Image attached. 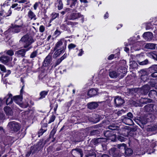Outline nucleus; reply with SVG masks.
Listing matches in <instances>:
<instances>
[{
	"label": "nucleus",
	"mask_w": 157,
	"mask_h": 157,
	"mask_svg": "<svg viewBox=\"0 0 157 157\" xmlns=\"http://www.w3.org/2000/svg\"><path fill=\"white\" fill-rule=\"evenodd\" d=\"M143 36L144 39L147 41L151 40L153 37L152 33L150 32H147L144 33L143 34Z\"/></svg>",
	"instance_id": "13"
},
{
	"label": "nucleus",
	"mask_w": 157,
	"mask_h": 157,
	"mask_svg": "<svg viewBox=\"0 0 157 157\" xmlns=\"http://www.w3.org/2000/svg\"><path fill=\"white\" fill-rule=\"evenodd\" d=\"M125 150V154L127 156H130L132 154L133 151L131 149L128 148Z\"/></svg>",
	"instance_id": "30"
},
{
	"label": "nucleus",
	"mask_w": 157,
	"mask_h": 157,
	"mask_svg": "<svg viewBox=\"0 0 157 157\" xmlns=\"http://www.w3.org/2000/svg\"><path fill=\"white\" fill-rule=\"evenodd\" d=\"M151 72H157V65H154L152 66L150 68Z\"/></svg>",
	"instance_id": "34"
},
{
	"label": "nucleus",
	"mask_w": 157,
	"mask_h": 157,
	"mask_svg": "<svg viewBox=\"0 0 157 157\" xmlns=\"http://www.w3.org/2000/svg\"><path fill=\"white\" fill-rule=\"evenodd\" d=\"M11 60V58L6 56H3L0 57V61L2 63L6 64L9 62Z\"/></svg>",
	"instance_id": "15"
},
{
	"label": "nucleus",
	"mask_w": 157,
	"mask_h": 157,
	"mask_svg": "<svg viewBox=\"0 0 157 157\" xmlns=\"http://www.w3.org/2000/svg\"><path fill=\"white\" fill-rule=\"evenodd\" d=\"M45 27L42 25L40 26L39 28V31L40 33L43 32L45 30Z\"/></svg>",
	"instance_id": "48"
},
{
	"label": "nucleus",
	"mask_w": 157,
	"mask_h": 157,
	"mask_svg": "<svg viewBox=\"0 0 157 157\" xmlns=\"http://www.w3.org/2000/svg\"><path fill=\"white\" fill-rule=\"evenodd\" d=\"M126 144L124 143L118 144L117 146L118 148L121 149H124V150L126 149Z\"/></svg>",
	"instance_id": "35"
},
{
	"label": "nucleus",
	"mask_w": 157,
	"mask_h": 157,
	"mask_svg": "<svg viewBox=\"0 0 157 157\" xmlns=\"http://www.w3.org/2000/svg\"><path fill=\"white\" fill-rule=\"evenodd\" d=\"M109 153L111 155L114 157H119L118 153L116 148H113L111 149L109 151Z\"/></svg>",
	"instance_id": "19"
},
{
	"label": "nucleus",
	"mask_w": 157,
	"mask_h": 157,
	"mask_svg": "<svg viewBox=\"0 0 157 157\" xmlns=\"http://www.w3.org/2000/svg\"><path fill=\"white\" fill-rule=\"evenodd\" d=\"M67 56V54H64L60 58L63 60L65 59Z\"/></svg>",
	"instance_id": "60"
},
{
	"label": "nucleus",
	"mask_w": 157,
	"mask_h": 157,
	"mask_svg": "<svg viewBox=\"0 0 157 157\" xmlns=\"http://www.w3.org/2000/svg\"><path fill=\"white\" fill-rule=\"evenodd\" d=\"M98 106V104L95 102H93L88 104V107L90 109H93L96 108Z\"/></svg>",
	"instance_id": "22"
},
{
	"label": "nucleus",
	"mask_w": 157,
	"mask_h": 157,
	"mask_svg": "<svg viewBox=\"0 0 157 157\" xmlns=\"http://www.w3.org/2000/svg\"><path fill=\"white\" fill-rule=\"evenodd\" d=\"M127 116L128 117V118H131V119H132L133 117L132 114L130 112H129L127 113Z\"/></svg>",
	"instance_id": "52"
},
{
	"label": "nucleus",
	"mask_w": 157,
	"mask_h": 157,
	"mask_svg": "<svg viewBox=\"0 0 157 157\" xmlns=\"http://www.w3.org/2000/svg\"><path fill=\"white\" fill-rule=\"evenodd\" d=\"M30 48H29L26 49H22L19 50L16 52L15 54L18 57H24L25 56L26 52L29 50Z\"/></svg>",
	"instance_id": "9"
},
{
	"label": "nucleus",
	"mask_w": 157,
	"mask_h": 157,
	"mask_svg": "<svg viewBox=\"0 0 157 157\" xmlns=\"http://www.w3.org/2000/svg\"><path fill=\"white\" fill-rule=\"evenodd\" d=\"M78 24L76 22H72L71 21H68L67 22V24L68 25H71L72 27H75Z\"/></svg>",
	"instance_id": "37"
},
{
	"label": "nucleus",
	"mask_w": 157,
	"mask_h": 157,
	"mask_svg": "<svg viewBox=\"0 0 157 157\" xmlns=\"http://www.w3.org/2000/svg\"><path fill=\"white\" fill-rule=\"evenodd\" d=\"M150 89V87L148 85H145L142 88L141 93L144 94H147Z\"/></svg>",
	"instance_id": "16"
},
{
	"label": "nucleus",
	"mask_w": 157,
	"mask_h": 157,
	"mask_svg": "<svg viewBox=\"0 0 157 157\" xmlns=\"http://www.w3.org/2000/svg\"><path fill=\"white\" fill-rule=\"evenodd\" d=\"M79 52L78 54V56H82V54H83L84 52V51L82 50V49H81L79 50Z\"/></svg>",
	"instance_id": "58"
},
{
	"label": "nucleus",
	"mask_w": 157,
	"mask_h": 157,
	"mask_svg": "<svg viewBox=\"0 0 157 157\" xmlns=\"http://www.w3.org/2000/svg\"><path fill=\"white\" fill-rule=\"evenodd\" d=\"M67 5H70V7L72 8H76L77 7V1L67 2Z\"/></svg>",
	"instance_id": "24"
},
{
	"label": "nucleus",
	"mask_w": 157,
	"mask_h": 157,
	"mask_svg": "<svg viewBox=\"0 0 157 157\" xmlns=\"http://www.w3.org/2000/svg\"><path fill=\"white\" fill-rule=\"evenodd\" d=\"M6 53L7 55H8L10 56H12L14 54V53H13V51L11 50H8L6 52Z\"/></svg>",
	"instance_id": "46"
},
{
	"label": "nucleus",
	"mask_w": 157,
	"mask_h": 157,
	"mask_svg": "<svg viewBox=\"0 0 157 157\" xmlns=\"http://www.w3.org/2000/svg\"><path fill=\"white\" fill-rule=\"evenodd\" d=\"M126 72V68L124 67H121L118 68L117 70L110 71L109 75L112 78H116L118 77L120 79L125 76Z\"/></svg>",
	"instance_id": "1"
},
{
	"label": "nucleus",
	"mask_w": 157,
	"mask_h": 157,
	"mask_svg": "<svg viewBox=\"0 0 157 157\" xmlns=\"http://www.w3.org/2000/svg\"><path fill=\"white\" fill-rule=\"evenodd\" d=\"M55 132L56 131H55V130L53 129L51 132L50 134L51 135H54L55 133Z\"/></svg>",
	"instance_id": "63"
},
{
	"label": "nucleus",
	"mask_w": 157,
	"mask_h": 157,
	"mask_svg": "<svg viewBox=\"0 0 157 157\" xmlns=\"http://www.w3.org/2000/svg\"><path fill=\"white\" fill-rule=\"evenodd\" d=\"M80 17H82V22H83L84 21V18L83 16L79 13L74 12L71 13L70 16L68 17V19L70 20H74Z\"/></svg>",
	"instance_id": "5"
},
{
	"label": "nucleus",
	"mask_w": 157,
	"mask_h": 157,
	"mask_svg": "<svg viewBox=\"0 0 157 157\" xmlns=\"http://www.w3.org/2000/svg\"><path fill=\"white\" fill-rule=\"evenodd\" d=\"M140 102L143 104H146L148 102V99L145 98H142L140 100Z\"/></svg>",
	"instance_id": "39"
},
{
	"label": "nucleus",
	"mask_w": 157,
	"mask_h": 157,
	"mask_svg": "<svg viewBox=\"0 0 157 157\" xmlns=\"http://www.w3.org/2000/svg\"><path fill=\"white\" fill-rule=\"evenodd\" d=\"M148 56L154 60H157V55L153 52H150L148 54Z\"/></svg>",
	"instance_id": "29"
},
{
	"label": "nucleus",
	"mask_w": 157,
	"mask_h": 157,
	"mask_svg": "<svg viewBox=\"0 0 157 157\" xmlns=\"http://www.w3.org/2000/svg\"><path fill=\"white\" fill-rule=\"evenodd\" d=\"M106 141V139L103 138H99L94 140L95 144H97L101 142H104Z\"/></svg>",
	"instance_id": "27"
},
{
	"label": "nucleus",
	"mask_w": 157,
	"mask_h": 157,
	"mask_svg": "<svg viewBox=\"0 0 157 157\" xmlns=\"http://www.w3.org/2000/svg\"><path fill=\"white\" fill-rule=\"evenodd\" d=\"M61 32L58 30L57 29H56L54 32L55 35H57V36L61 34Z\"/></svg>",
	"instance_id": "53"
},
{
	"label": "nucleus",
	"mask_w": 157,
	"mask_h": 157,
	"mask_svg": "<svg viewBox=\"0 0 157 157\" xmlns=\"http://www.w3.org/2000/svg\"><path fill=\"white\" fill-rule=\"evenodd\" d=\"M52 54L49 53L45 59L43 63V65L46 67L48 66L50 63L51 61Z\"/></svg>",
	"instance_id": "11"
},
{
	"label": "nucleus",
	"mask_w": 157,
	"mask_h": 157,
	"mask_svg": "<svg viewBox=\"0 0 157 157\" xmlns=\"http://www.w3.org/2000/svg\"><path fill=\"white\" fill-rule=\"evenodd\" d=\"M121 120L124 123L127 125H131L133 124V123L131 118H128L124 116L122 117Z\"/></svg>",
	"instance_id": "10"
},
{
	"label": "nucleus",
	"mask_w": 157,
	"mask_h": 157,
	"mask_svg": "<svg viewBox=\"0 0 157 157\" xmlns=\"http://www.w3.org/2000/svg\"><path fill=\"white\" fill-rule=\"evenodd\" d=\"M38 51L37 50H35L33 51L31 54L30 57L31 58H33L35 57L37 55Z\"/></svg>",
	"instance_id": "36"
},
{
	"label": "nucleus",
	"mask_w": 157,
	"mask_h": 157,
	"mask_svg": "<svg viewBox=\"0 0 157 157\" xmlns=\"http://www.w3.org/2000/svg\"><path fill=\"white\" fill-rule=\"evenodd\" d=\"M123 112H124V110H121L118 111L117 112V113L118 115H120Z\"/></svg>",
	"instance_id": "64"
},
{
	"label": "nucleus",
	"mask_w": 157,
	"mask_h": 157,
	"mask_svg": "<svg viewBox=\"0 0 157 157\" xmlns=\"http://www.w3.org/2000/svg\"><path fill=\"white\" fill-rule=\"evenodd\" d=\"M86 157H95V155L94 152H90L88 154L86 155Z\"/></svg>",
	"instance_id": "42"
},
{
	"label": "nucleus",
	"mask_w": 157,
	"mask_h": 157,
	"mask_svg": "<svg viewBox=\"0 0 157 157\" xmlns=\"http://www.w3.org/2000/svg\"><path fill=\"white\" fill-rule=\"evenodd\" d=\"M57 50L55 52L53 55V57L54 58H56L57 57L59 56L61 54L64 52L65 51H64L61 50Z\"/></svg>",
	"instance_id": "26"
},
{
	"label": "nucleus",
	"mask_w": 157,
	"mask_h": 157,
	"mask_svg": "<svg viewBox=\"0 0 157 157\" xmlns=\"http://www.w3.org/2000/svg\"><path fill=\"white\" fill-rule=\"evenodd\" d=\"M76 46V45L73 44H69L68 46V48L69 50L75 47Z\"/></svg>",
	"instance_id": "47"
},
{
	"label": "nucleus",
	"mask_w": 157,
	"mask_h": 157,
	"mask_svg": "<svg viewBox=\"0 0 157 157\" xmlns=\"http://www.w3.org/2000/svg\"><path fill=\"white\" fill-rule=\"evenodd\" d=\"M25 27V25L23 24L20 25H12L11 27L10 28V30L14 33H18L20 31V30L22 28H24Z\"/></svg>",
	"instance_id": "6"
},
{
	"label": "nucleus",
	"mask_w": 157,
	"mask_h": 157,
	"mask_svg": "<svg viewBox=\"0 0 157 157\" xmlns=\"http://www.w3.org/2000/svg\"><path fill=\"white\" fill-rule=\"evenodd\" d=\"M153 107L154 105L153 104H148L144 106V110L147 112L151 113L153 111Z\"/></svg>",
	"instance_id": "18"
},
{
	"label": "nucleus",
	"mask_w": 157,
	"mask_h": 157,
	"mask_svg": "<svg viewBox=\"0 0 157 157\" xmlns=\"http://www.w3.org/2000/svg\"><path fill=\"white\" fill-rule=\"evenodd\" d=\"M145 47L147 48L154 49L156 47V45L153 43H148L146 44Z\"/></svg>",
	"instance_id": "28"
},
{
	"label": "nucleus",
	"mask_w": 157,
	"mask_h": 157,
	"mask_svg": "<svg viewBox=\"0 0 157 157\" xmlns=\"http://www.w3.org/2000/svg\"><path fill=\"white\" fill-rule=\"evenodd\" d=\"M152 73L151 74L152 77H157V72H151Z\"/></svg>",
	"instance_id": "59"
},
{
	"label": "nucleus",
	"mask_w": 157,
	"mask_h": 157,
	"mask_svg": "<svg viewBox=\"0 0 157 157\" xmlns=\"http://www.w3.org/2000/svg\"><path fill=\"white\" fill-rule=\"evenodd\" d=\"M147 121V119H144L143 120H140V122L143 124H146Z\"/></svg>",
	"instance_id": "54"
},
{
	"label": "nucleus",
	"mask_w": 157,
	"mask_h": 157,
	"mask_svg": "<svg viewBox=\"0 0 157 157\" xmlns=\"http://www.w3.org/2000/svg\"><path fill=\"white\" fill-rule=\"evenodd\" d=\"M114 56V55L111 54L108 57V59L109 60L112 59L113 58Z\"/></svg>",
	"instance_id": "61"
},
{
	"label": "nucleus",
	"mask_w": 157,
	"mask_h": 157,
	"mask_svg": "<svg viewBox=\"0 0 157 157\" xmlns=\"http://www.w3.org/2000/svg\"><path fill=\"white\" fill-rule=\"evenodd\" d=\"M6 72H7V73L5 75V76L7 77L11 73V71L10 70H8Z\"/></svg>",
	"instance_id": "62"
},
{
	"label": "nucleus",
	"mask_w": 157,
	"mask_h": 157,
	"mask_svg": "<svg viewBox=\"0 0 157 157\" xmlns=\"http://www.w3.org/2000/svg\"><path fill=\"white\" fill-rule=\"evenodd\" d=\"M22 99V98L21 96H15L13 97V101L16 103L20 105H21V104Z\"/></svg>",
	"instance_id": "14"
},
{
	"label": "nucleus",
	"mask_w": 157,
	"mask_h": 157,
	"mask_svg": "<svg viewBox=\"0 0 157 157\" xmlns=\"http://www.w3.org/2000/svg\"><path fill=\"white\" fill-rule=\"evenodd\" d=\"M147 130L148 131L151 132L157 131V124L151 128H148L147 129Z\"/></svg>",
	"instance_id": "31"
},
{
	"label": "nucleus",
	"mask_w": 157,
	"mask_h": 157,
	"mask_svg": "<svg viewBox=\"0 0 157 157\" xmlns=\"http://www.w3.org/2000/svg\"><path fill=\"white\" fill-rule=\"evenodd\" d=\"M12 95L11 94H9L4 98L3 100L6 99V103L7 105L11 104L13 101L12 99Z\"/></svg>",
	"instance_id": "12"
},
{
	"label": "nucleus",
	"mask_w": 157,
	"mask_h": 157,
	"mask_svg": "<svg viewBox=\"0 0 157 157\" xmlns=\"http://www.w3.org/2000/svg\"><path fill=\"white\" fill-rule=\"evenodd\" d=\"M39 3L38 2H36L34 5L33 7L34 9L36 10L37 7L39 6Z\"/></svg>",
	"instance_id": "55"
},
{
	"label": "nucleus",
	"mask_w": 157,
	"mask_h": 157,
	"mask_svg": "<svg viewBox=\"0 0 157 157\" xmlns=\"http://www.w3.org/2000/svg\"><path fill=\"white\" fill-rule=\"evenodd\" d=\"M72 154L74 157H82V151L80 148L73 149L72 151Z\"/></svg>",
	"instance_id": "7"
},
{
	"label": "nucleus",
	"mask_w": 157,
	"mask_h": 157,
	"mask_svg": "<svg viewBox=\"0 0 157 157\" xmlns=\"http://www.w3.org/2000/svg\"><path fill=\"white\" fill-rule=\"evenodd\" d=\"M48 93V91H43L40 93V98H43L45 97V96L47 95Z\"/></svg>",
	"instance_id": "33"
},
{
	"label": "nucleus",
	"mask_w": 157,
	"mask_h": 157,
	"mask_svg": "<svg viewBox=\"0 0 157 157\" xmlns=\"http://www.w3.org/2000/svg\"><path fill=\"white\" fill-rule=\"evenodd\" d=\"M114 101L116 106L117 107L121 106L124 102V100L119 96H117L115 98Z\"/></svg>",
	"instance_id": "8"
},
{
	"label": "nucleus",
	"mask_w": 157,
	"mask_h": 157,
	"mask_svg": "<svg viewBox=\"0 0 157 157\" xmlns=\"http://www.w3.org/2000/svg\"><path fill=\"white\" fill-rule=\"evenodd\" d=\"M55 118H56V117L55 115H52V116L51 117L49 120L48 123L50 124V123H51L52 122H53L54 121V120H55Z\"/></svg>",
	"instance_id": "41"
},
{
	"label": "nucleus",
	"mask_w": 157,
	"mask_h": 157,
	"mask_svg": "<svg viewBox=\"0 0 157 157\" xmlns=\"http://www.w3.org/2000/svg\"><path fill=\"white\" fill-rule=\"evenodd\" d=\"M104 134L105 136L107 137H111V136L115 137L114 135H112L111 133L109 131H106L104 132Z\"/></svg>",
	"instance_id": "32"
},
{
	"label": "nucleus",
	"mask_w": 157,
	"mask_h": 157,
	"mask_svg": "<svg viewBox=\"0 0 157 157\" xmlns=\"http://www.w3.org/2000/svg\"><path fill=\"white\" fill-rule=\"evenodd\" d=\"M140 73L141 74V79L143 81H145L146 79H145L144 78L145 77L147 78V71L144 70H142L140 71Z\"/></svg>",
	"instance_id": "25"
},
{
	"label": "nucleus",
	"mask_w": 157,
	"mask_h": 157,
	"mask_svg": "<svg viewBox=\"0 0 157 157\" xmlns=\"http://www.w3.org/2000/svg\"><path fill=\"white\" fill-rule=\"evenodd\" d=\"M4 111L6 114L8 115H11L13 113V112L11 108L8 106H6L4 108Z\"/></svg>",
	"instance_id": "23"
},
{
	"label": "nucleus",
	"mask_w": 157,
	"mask_h": 157,
	"mask_svg": "<svg viewBox=\"0 0 157 157\" xmlns=\"http://www.w3.org/2000/svg\"><path fill=\"white\" fill-rule=\"evenodd\" d=\"M67 43V41L64 38L60 39L56 44L54 49V50L59 49L65 51L66 48Z\"/></svg>",
	"instance_id": "3"
},
{
	"label": "nucleus",
	"mask_w": 157,
	"mask_h": 157,
	"mask_svg": "<svg viewBox=\"0 0 157 157\" xmlns=\"http://www.w3.org/2000/svg\"><path fill=\"white\" fill-rule=\"evenodd\" d=\"M27 16L29 19L30 20L33 19L36 20V16L34 13L31 10H29L27 14Z\"/></svg>",
	"instance_id": "20"
},
{
	"label": "nucleus",
	"mask_w": 157,
	"mask_h": 157,
	"mask_svg": "<svg viewBox=\"0 0 157 157\" xmlns=\"http://www.w3.org/2000/svg\"><path fill=\"white\" fill-rule=\"evenodd\" d=\"M35 40L32 36L28 35H26L21 38L20 41L23 42L24 47L26 48L33 43Z\"/></svg>",
	"instance_id": "2"
},
{
	"label": "nucleus",
	"mask_w": 157,
	"mask_h": 157,
	"mask_svg": "<svg viewBox=\"0 0 157 157\" xmlns=\"http://www.w3.org/2000/svg\"><path fill=\"white\" fill-rule=\"evenodd\" d=\"M0 69L1 71L4 72H6V70L5 67L3 65L0 64Z\"/></svg>",
	"instance_id": "44"
},
{
	"label": "nucleus",
	"mask_w": 157,
	"mask_h": 157,
	"mask_svg": "<svg viewBox=\"0 0 157 157\" xmlns=\"http://www.w3.org/2000/svg\"><path fill=\"white\" fill-rule=\"evenodd\" d=\"M63 4L61 1H59V4L58 6V8L59 10L62 9L63 8Z\"/></svg>",
	"instance_id": "43"
},
{
	"label": "nucleus",
	"mask_w": 157,
	"mask_h": 157,
	"mask_svg": "<svg viewBox=\"0 0 157 157\" xmlns=\"http://www.w3.org/2000/svg\"><path fill=\"white\" fill-rule=\"evenodd\" d=\"M18 2L19 3H25L27 4L28 3L27 0H20L18 1Z\"/></svg>",
	"instance_id": "57"
},
{
	"label": "nucleus",
	"mask_w": 157,
	"mask_h": 157,
	"mask_svg": "<svg viewBox=\"0 0 157 157\" xmlns=\"http://www.w3.org/2000/svg\"><path fill=\"white\" fill-rule=\"evenodd\" d=\"M59 16V14L58 13H53L52 14V18L53 19H54Z\"/></svg>",
	"instance_id": "45"
},
{
	"label": "nucleus",
	"mask_w": 157,
	"mask_h": 157,
	"mask_svg": "<svg viewBox=\"0 0 157 157\" xmlns=\"http://www.w3.org/2000/svg\"><path fill=\"white\" fill-rule=\"evenodd\" d=\"M109 128L110 130H115L116 129V127L113 125H111L109 127Z\"/></svg>",
	"instance_id": "50"
},
{
	"label": "nucleus",
	"mask_w": 157,
	"mask_h": 157,
	"mask_svg": "<svg viewBox=\"0 0 157 157\" xmlns=\"http://www.w3.org/2000/svg\"><path fill=\"white\" fill-rule=\"evenodd\" d=\"M8 126L9 129L13 133L17 132L20 128L19 124L15 121L9 122Z\"/></svg>",
	"instance_id": "4"
},
{
	"label": "nucleus",
	"mask_w": 157,
	"mask_h": 157,
	"mask_svg": "<svg viewBox=\"0 0 157 157\" xmlns=\"http://www.w3.org/2000/svg\"><path fill=\"white\" fill-rule=\"evenodd\" d=\"M98 90L94 89H91L89 90L88 92V95L90 97H92L97 94Z\"/></svg>",
	"instance_id": "17"
},
{
	"label": "nucleus",
	"mask_w": 157,
	"mask_h": 157,
	"mask_svg": "<svg viewBox=\"0 0 157 157\" xmlns=\"http://www.w3.org/2000/svg\"><path fill=\"white\" fill-rule=\"evenodd\" d=\"M118 139L121 142L124 141L125 140V138H124L123 137L120 136H119L118 137Z\"/></svg>",
	"instance_id": "49"
},
{
	"label": "nucleus",
	"mask_w": 157,
	"mask_h": 157,
	"mask_svg": "<svg viewBox=\"0 0 157 157\" xmlns=\"http://www.w3.org/2000/svg\"><path fill=\"white\" fill-rule=\"evenodd\" d=\"M62 60L60 58L58 59L56 62L55 63V66H56L58 65L60 63L62 62Z\"/></svg>",
	"instance_id": "51"
},
{
	"label": "nucleus",
	"mask_w": 157,
	"mask_h": 157,
	"mask_svg": "<svg viewBox=\"0 0 157 157\" xmlns=\"http://www.w3.org/2000/svg\"><path fill=\"white\" fill-rule=\"evenodd\" d=\"M4 118V116L2 113L0 112V121L3 119Z\"/></svg>",
	"instance_id": "56"
},
{
	"label": "nucleus",
	"mask_w": 157,
	"mask_h": 157,
	"mask_svg": "<svg viewBox=\"0 0 157 157\" xmlns=\"http://www.w3.org/2000/svg\"><path fill=\"white\" fill-rule=\"evenodd\" d=\"M138 63L140 65H144L147 64L148 63V60L147 59H146L144 61L142 62L138 61Z\"/></svg>",
	"instance_id": "38"
},
{
	"label": "nucleus",
	"mask_w": 157,
	"mask_h": 157,
	"mask_svg": "<svg viewBox=\"0 0 157 157\" xmlns=\"http://www.w3.org/2000/svg\"><path fill=\"white\" fill-rule=\"evenodd\" d=\"M47 130V129L43 130V129H41L38 132V137H40V136L42 135Z\"/></svg>",
	"instance_id": "40"
},
{
	"label": "nucleus",
	"mask_w": 157,
	"mask_h": 157,
	"mask_svg": "<svg viewBox=\"0 0 157 157\" xmlns=\"http://www.w3.org/2000/svg\"><path fill=\"white\" fill-rule=\"evenodd\" d=\"M148 95L151 98H157V92L154 90H151L150 91Z\"/></svg>",
	"instance_id": "21"
}]
</instances>
